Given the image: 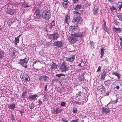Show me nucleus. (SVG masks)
Listing matches in <instances>:
<instances>
[{"label": "nucleus", "mask_w": 122, "mask_h": 122, "mask_svg": "<svg viewBox=\"0 0 122 122\" xmlns=\"http://www.w3.org/2000/svg\"><path fill=\"white\" fill-rule=\"evenodd\" d=\"M85 35V33H75L74 34H71L69 37V41L71 43H74L77 41L78 39H81L84 37Z\"/></svg>", "instance_id": "obj_1"}, {"label": "nucleus", "mask_w": 122, "mask_h": 122, "mask_svg": "<svg viewBox=\"0 0 122 122\" xmlns=\"http://www.w3.org/2000/svg\"><path fill=\"white\" fill-rule=\"evenodd\" d=\"M28 59L26 58L21 59L18 61V63L20 64L22 66L25 68H27L28 67L27 63Z\"/></svg>", "instance_id": "obj_2"}, {"label": "nucleus", "mask_w": 122, "mask_h": 122, "mask_svg": "<svg viewBox=\"0 0 122 122\" xmlns=\"http://www.w3.org/2000/svg\"><path fill=\"white\" fill-rule=\"evenodd\" d=\"M50 11L45 10L42 15V16L43 18L46 20H48L50 16Z\"/></svg>", "instance_id": "obj_3"}, {"label": "nucleus", "mask_w": 122, "mask_h": 122, "mask_svg": "<svg viewBox=\"0 0 122 122\" xmlns=\"http://www.w3.org/2000/svg\"><path fill=\"white\" fill-rule=\"evenodd\" d=\"M48 36L51 39L57 40V38L59 37V36L58 34L57 31L56 30L54 31L53 34H49Z\"/></svg>", "instance_id": "obj_4"}, {"label": "nucleus", "mask_w": 122, "mask_h": 122, "mask_svg": "<svg viewBox=\"0 0 122 122\" xmlns=\"http://www.w3.org/2000/svg\"><path fill=\"white\" fill-rule=\"evenodd\" d=\"M22 80L24 81H29L30 80V78L27 74H23L20 76Z\"/></svg>", "instance_id": "obj_5"}, {"label": "nucleus", "mask_w": 122, "mask_h": 122, "mask_svg": "<svg viewBox=\"0 0 122 122\" xmlns=\"http://www.w3.org/2000/svg\"><path fill=\"white\" fill-rule=\"evenodd\" d=\"M81 22V18L79 16L75 17L72 20L73 23L75 24L80 23Z\"/></svg>", "instance_id": "obj_6"}, {"label": "nucleus", "mask_w": 122, "mask_h": 122, "mask_svg": "<svg viewBox=\"0 0 122 122\" xmlns=\"http://www.w3.org/2000/svg\"><path fill=\"white\" fill-rule=\"evenodd\" d=\"M15 50L14 48H11L9 49V54L11 57L13 58L15 57Z\"/></svg>", "instance_id": "obj_7"}, {"label": "nucleus", "mask_w": 122, "mask_h": 122, "mask_svg": "<svg viewBox=\"0 0 122 122\" xmlns=\"http://www.w3.org/2000/svg\"><path fill=\"white\" fill-rule=\"evenodd\" d=\"M40 10L38 9L36 10L34 14V18L36 19H38L40 18L41 15L40 14Z\"/></svg>", "instance_id": "obj_8"}, {"label": "nucleus", "mask_w": 122, "mask_h": 122, "mask_svg": "<svg viewBox=\"0 0 122 122\" xmlns=\"http://www.w3.org/2000/svg\"><path fill=\"white\" fill-rule=\"evenodd\" d=\"M38 79L40 81H44V82H47L49 79V77L45 75L40 76L38 77Z\"/></svg>", "instance_id": "obj_9"}, {"label": "nucleus", "mask_w": 122, "mask_h": 122, "mask_svg": "<svg viewBox=\"0 0 122 122\" xmlns=\"http://www.w3.org/2000/svg\"><path fill=\"white\" fill-rule=\"evenodd\" d=\"M68 69L66 64L65 62H64L61 65V72H66Z\"/></svg>", "instance_id": "obj_10"}, {"label": "nucleus", "mask_w": 122, "mask_h": 122, "mask_svg": "<svg viewBox=\"0 0 122 122\" xmlns=\"http://www.w3.org/2000/svg\"><path fill=\"white\" fill-rule=\"evenodd\" d=\"M50 68L52 71L55 70L57 67V65L53 62L50 64Z\"/></svg>", "instance_id": "obj_11"}, {"label": "nucleus", "mask_w": 122, "mask_h": 122, "mask_svg": "<svg viewBox=\"0 0 122 122\" xmlns=\"http://www.w3.org/2000/svg\"><path fill=\"white\" fill-rule=\"evenodd\" d=\"M6 12L8 14L13 15L15 13L14 10L9 7L7 8L6 10Z\"/></svg>", "instance_id": "obj_12"}, {"label": "nucleus", "mask_w": 122, "mask_h": 122, "mask_svg": "<svg viewBox=\"0 0 122 122\" xmlns=\"http://www.w3.org/2000/svg\"><path fill=\"white\" fill-rule=\"evenodd\" d=\"M97 89L101 92L102 93H104L105 92L106 89L103 86L101 85L99 86Z\"/></svg>", "instance_id": "obj_13"}, {"label": "nucleus", "mask_w": 122, "mask_h": 122, "mask_svg": "<svg viewBox=\"0 0 122 122\" xmlns=\"http://www.w3.org/2000/svg\"><path fill=\"white\" fill-rule=\"evenodd\" d=\"M75 58V57L74 55H72L69 57H66V59L68 61L71 62L74 61Z\"/></svg>", "instance_id": "obj_14"}, {"label": "nucleus", "mask_w": 122, "mask_h": 122, "mask_svg": "<svg viewBox=\"0 0 122 122\" xmlns=\"http://www.w3.org/2000/svg\"><path fill=\"white\" fill-rule=\"evenodd\" d=\"M99 11L98 7L97 6L95 5L94 6L93 10V13L95 15H96L98 14Z\"/></svg>", "instance_id": "obj_15"}, {"label": "nucleus", "mask_w": 122, "mask_h": 122, "mask_svg": "<svg viewBox=\"0 0 122 122\" xmlns=\"http://www.w3.org/2000/svg\"><path fill=\"white\" fill-rule=\"evenodd\" d=\"M15 107V104L14 103L10 104L8 106V108L11 110H13Z\"/></svg>", "instance_id": "obj_16"}, {"label": "nucleus", "mask_w": 122, "mask_h": 122, "mask_svg": "<svg viewBox=\"0 0 122 122\" xmlns=\"http://www.w3.org/2000/svg\"><path fill=\"white\" fill-rule=\"evenodd\" d=\"M110 9L111 10V12L112 14H114L117 12V10L114 6H112L110 8Z\"/></svg>", "instance_id": "obj_17"}, {"label": "nucleus", "mask_w": 122, "mask_h": 122, "mask_svg": "<svg viewBox=\"0 0 122 122\" xmlns=\"http://www.w3.org/2000/svg\"><path fill=\"white\" fill-rule=\"evenodd\" d=\"M61 42L60 41H57L54 43L53 45L61 47Z\"/></svg>", "instance_id": "obj_18"}, {"label": "nucleus", "mask_w": 122, "mask_h": 122, "mask_svg": "<svg viewBox=\"0 0 122 122\" xmlns=\"http://www.w3.org/2000/svg\"><path fill=\"white\" fill-rule=\"evenodd\" d=\"M38 97L37 94H35L32 95H30L28 97L31 99L32 100H35L37 97Z\"/></svg>", "instance_id": "obj_19"}, {"label": "nucleus", "mask_w": 122, "mask_h": 122, "mask_svg": "<svg viewBox=\"0 0 122 122\" xmlns=\"http://www.w3.org/2000/svg\"><path fill=\"white\" fill-rule=\"evenodd\" d=\"M102 110V112L105 113L106 114L108 113L109 112V110L107 108H106L105 107H103L101 108Z\"/></svg>", "instance_id": "obj_20"}, {"label": "nucleus", "mask_w": 122, "mask_h": 122, "mask_svg": "<svg viewBox=\"0 0 122 122\" xmlns=\"http://www.w3.org/2000/svg\"><path fill=\"white\" fill-rule=\"evenodd\" d=\"M117 6L120 10H121L122 7V2H119L117 4Z\"/></svg>", "instance_id": "obj_21"}, {"label": "nucleus", "mask_w": 122, "mask_h": 122, "mask_svg": "<svg viewBox=\"0 0 122 122\" xmlns=\"http://www.w3.org/2000/svg\"><path fill=\"white\" fill-rule=\"evenodd\" d=\"M113 30L116 33H120L121 31V28H117L114 27L113 28Z\"/></svg>", "instance_id": "obj_22"}, {"label": "nucleus", "mask_w": 122, "mask_h": 122, "mask_svg": "<svg viewBox=\"0 0 122 122\" xmlns=\"http://www.w3.org/2000/svg\"><path fill=\"white\" fill-rule=\"evenodd\" d=\"M111 80H107L105 81L104 82V84L106 86H109L111 84Z\"/></svg>", "instance_id": "obj_23"}, {"label": "nucleus", "mask_w": 122, "mask_h": 122, "mask_svg": "<svg viewBox=\"0 0 122 122\" xmlns=\"http://www.w3.org/2000/svg\"><path fill=\"white\" fill-rule=\"evenodd\" d=\"M81 5L77 4L75 5L74 7V9L75 10H78L79 9H81Z\"/></svg>", "instance_id": "obj_24"}, {"label": "nucleus", "mask_w": 122, "mask_h": 122, "mask_svg": "<svg viewBox=\"0 0 122 122\" xmlns=\"http://www.w3.org/2000/svg\"><path fill=\"white\" fill-rule=\"evenodd\" d=\"M61 112V110L57 108L54 110L53 113L54 114H56L60 112Z\"/></svg>", "instance_id": "obj_25"}, {"label": "nucleus", "mask_w": 122, "mask_h": 122, "mask_svg": "<svg viewBox=\"0 0 122 122\" xmlns=\"http://www.w3.org/2000/svg\"><path fill=\"white\" fill-rule=\"evenodd\" d=\"M77 30L76 28V27L74 26H71L69 27V30L70 31H75Z\"/></svg>", "instance_id": "obj_26"}, {"label": "nucleus", "mask_w": 122, "mask_h": 122, "mask_svg": "<svg viewBox=\"0 0 122 122\" xmlns=\"http://www.w3.org/2000/svg\"><path fill=\"white\" fill-rule=\"evenodd\" d=\"M106 74L107 73L105 71H104L103 72L101 76V79H104L105 77L106 76Z\"/></svg>", "instance_id": "obj_27"}, {"label": "nucleus", "mask_w": 122, "mask_h": 122, "mask_svg": "<svg viewBox=\"0 0 122 122\" xmlns=\"http://www.w3.org/2000/svg\"><path fill=\"white\" fill-rule=\"evenodd\" d=\"M69 19H70V17L67 14L65 16V23H66L67 24L68 20Z\"/></svg>", "instance_id": "obj_28"}, {"label": "nucleus", "mask_w": 122, "mask_h": 122, "mask_svg": "<svg viewBox=\"0 0 122 122\" xmlns=\"http://www.w3.org/2000/svg\"><path fill=\"white\" fill-rule=\"evenodd\" d=\"M80 81H84L85 79L83 75H81L78 77Z\"/></svg>", "instance_id": "obj_29"}, {"label": "nucleus", "mask_w": 122, "mask_h": 122, "mask_svg": "<svg viewBox=\"0 0 122 122\" xmlns=\"http://www.w3.org/2000/svg\"><path fill=\"white\" fill-rule=\"evenodd\" d=\"M67 2V1H63V2H62V3L61 2V3L62 4L64 8H66V7H68V3Z\"/></svg>", "instance_id": "obj_30"}, {"label": "nucleus", "mask_w": 122, "mask_h": 122, "mask_svg": "<svg viewBox=\"0 0 122 122\" xmlns=\"http://www.w3.org/2000/svg\"><path fill=\"white\" fill-rule=\"evenodd\" d=\"M82 13V11L81 10H79L76 11H73V14H77L78 15H79L80 14Z\"/></svg>", "instance_id": "obj_31"}, {"label": "nucleus", "mask_w": 122, "mask_h": 122, "mask_svg": "<svg viewBox=\"0 0 122 122\" xmlns=\"http://www.w3.org/2000/svg\"><path fill=\"white\" fill-rule=\"evenodd\" d=\"M48 96L47 94H45L44 96V99L43 101H47L48 100Z\"/></svg>", "instance_id": "obj_32"}, {"label": "nucleus", "mask_w": 122, "mask_h": 122, "mask_svg": "<svg viewBox=\"0 0 122 122\" xmlns=\"http://www.w3.org/2000/svg\"><path fill=\"white\" fill-rule=\"evenodd\" d=\"M19 39L18 38L15 37V39L14 40L13 42L16 45H17V44L19 43Z\"/></svg>", "instance_id": "obj_33"}, {"label": "nucleus", "mask_w": 122, "mask_h": 122, "mask_svg": "<svg viewBox=\"0 0 122 122\" xmlns=\"http://www.w3.org/2000/svg\"><path fill=\"white\" fill-rule=\"evenodd\" d=\"M117 16L119 18V20L122 21V14H118L117 15Z\"/></svg>", "instance_id": "obj_34"}, {"label": "nucleus", "mask_w": 122, "mask_h": 122, "mask_svg": "<svg viewBox=\"0 0 122 122\" xmlns=\"http://www.w3.org/2000/svg\"><path fill=\"white\" fill-rule=\"evenodd\" d=\"M112 75H115L118 77V79H119L120 75L118 73L116 72H113L112 73Z\"/></svg>", "instance_id": "obj_35"}, {"label": "nucleus", "mask_w": 122, "mask_h": 122, "mask_svg": "<svg viewBox=\"0 0 122 122\" xmlns=\"http://www.w3.org/2000/svg\"><path fill=\"white\" fill-rule=\"evenodd\" d=\"M103 29L108 34H109V29L106 27V26L103 27Z\"/></svg>", "instance_id": "obj_36"}, {"label": "nucleus", "mask_w": 122, "mask_h": 122, "mask_svg": "<svg viewBox=\"0 0 122 122\" xmlns=\"http://www.w3.org/2000/svg\"><path fill=\"white\" fill-rule=\"evenodd\" d=\"M27 92H25L22 93V94L21 98L23 99L25 98L26 97V95L27 94Z\"/></svg>", "instance_id": "obj_37"}, {"label": "nucleus", "mask_w": 122, "mask_h": 122, "mask_svg": "<svg viewBox=\"0 0 122 122\" xmlns=\"http://www.w3.org/2000/svg\"><path fill=\"white\" fill-rule=\"evenodd\" d=\"M74 102H72V103L75 104L76 105H80L81 104V102H78L77 101H75L74 100H73ZM81 102V101H80Z\"/></svg>", "instance_id": "obj_38"}, {"label": "nucleus", "mask_w": 122, "mask_h": 122, "mask_svg": "<svg viewBox=\"0 0 122 122\" xmlns=\"http://www.w3.org/2000/svg\"><path fill=\"white\" fill-rule=\"evenodd\" d=\"M35 105L33 103H32L30 105H29V107L30 109H33L35 107Z\"/></svg>", "instance_id": "obj_39"}, {"label": "nucleus", "mask_w": 122, "mask_h": 122, "mask_svg": "<svg viewBox=\"0 0 122 122\" xmlns=\"http://www.w3.org/2000/svg\"><path fill=\"white\" fill-rule=\"evenodd\" d=\"M23 7L24 8H26L30 7V5H29L28 3H24L22 5Z\"/></svg>", "instance_id": "obj_40"}, {"label": "nucleus", "mask_w": 122, "mask_h": 122, "mask_svg": "<svg viewBox=\"0 0 122 122\" xmlns=\"http://www.w3.org/2000/svg\"><path fill=\"white\" fill-rule=\"evenodd\" d=\"M102 61H103L104 63L105 64H107L108 62V59L107 58L104 59Z\"/></svg>", "instance_id": "obj_41"}, {"label": "nucleus", "mask_w": 122, "mask_h": 122, "mask_svg": "<svg viewBox=\"0 0 122 122\" xmlns=\"http://www.w3.org/2000/svg\"><path fill=\"white\" fill-rule=\"evenodd\" d=\"M118 99H116V100H115L112 101L110 102V103L113 104H116L118 102Z\"/></svg>", "instance_id": "obj_42"}, {"label": "nucleus", "mask_w": 122, "mask_h": 122, "mask_svg": "<svg viewBox=\"0 0 122 122\" xmlns=\"http://www.w3.org/2000/svg\"><path fill=\"white\" fill-rule=\"evenodd\" d=\"M90 5V3H86L85 4V7L86 8H87V7H89Z\"/></svg>", "instance_id": "obj_43"}, {"label": "nucleus", "mask_w": 122, "mask_h": 122, "mask_svg": "<svg viewBox=\"0 0 122 122\" xmlns=\"http://www.w3.org/2000/svg\"><path fill=\"white\" fill-rule=\"evenodd\" d=\"M73 112L74 113H77V108H74L73 109Z\"/></svg>", "instance_id": "obj_44"}, {"label": "nucleus", "mask_w": 122, "mask_h": 122, "mask_svg": "<svg viewBox=\"0 0 122 122\" xmlns=\"http://www.w3.org/2000/svg\"><path fill=\"white\" fill-rule=\"evenodd\" d=\"M81 93V92H79L76 95V97H77L78 96H80Z\"/></svg>", "instance_id": "obj_45"}, {"label": "nucleus", "mask_w": 122, "mask_h": 122, "mask_svg": "<svg viewBox=\"0 0 122 122\" xmlns=\"http://www.w3.org/2000/svg\"><path fill=\"white\" fill-rule=\"evenodd\" d=\"M38 105L40 106L41 105L42 103V101H41L40 100H38Z\"/></svg>", "instance_id": "obj_46"}, {"label": "nucleus", "mask_w": 122, "mask_h": 122, "mask_svg": "<svg viewBox=\"0 0 122 122\" xmlns=\"http://www.w3.org/2000/svg\"><path fill=\"white\" fill-rule=\"evenodd\" d=\"M120 40L121 41L120 42V46H121V49H122V38L119 37Z\"/></svg>", "instance_id": "obj_47"}, {"label": "nucleus", "mask_w": 122, "mask_h": 122, "mask_svg": "<svg viewBox=\"0 0 122 122\" xmlns=\"http://www.w3.org/2000/svg\"><path fill=\"white\" fill-rule=\"evenodd\" d=\"M104 50L103 48H102L100 50V54H104Z\"/></svg>", "instance_id": "obj_48"}, {"label": "nucleus", "mask_w": 122, "mask_h": 122, "mask_svg": "<svg viewBox=\"0 0 122 122\" xmlns=\"http://www.w3.org/2000/svg\"><path fill=\"white\" fill-rule=\"evenodd\" d=\"M47 85L46 84V85L44 87V92H46L47 91Z\"/></svg>", "instance_id": "obj_49"}, {"label": "nucleus", "mask_w": 122, "mask_h": 122, "mask_svg": "<svg viewBox=\"0 0 122 122\" xmlns=\"http://www.w3.org/2000/svg\"><path fill=\"white\" fill-rule=\"evenodd\" d=\"M90 45H91V46L92 47H93L94 45V44L93 42V41H91L90 42Z\"/></svg>", "instance_id": "obj_50"}, {"label": "nucleus", "mask_w": 122, "mask_h": 122, "mask_svg": "<svg viewBox=\"0 0 122 122\" xmlns=\"http://www.w3.org/2000/svg\"><path fill=\"white\" fill-rule=\"evenodd\" d=\"M4 53L3 52L0 50V58H1L3 55Z\"/></svg>", "instance_id": "obj_51"}, {"label": "nucleus", "mask_w": 122, "mask_h": 122, "mask_svg": "<svg viewBox=\"0 0 122 122\" xmlns=\"http://www.w3.org/2000/svg\"><path fill=\"white\" fill-rule=\"evenodd\" d=\"M55 25L54 24L51 25L50 27V28L52 30L53 29H54V28H55Z\"/></svg>", "instance_id": "obj_52"}, {"label": "nucleus", "mask_w": 122, "mask_h": 122, "mask_svg": "<svg viewBox=\"0 0 122 122\" xmlns=\"http://www.w3.org/2000/svg\"><path fill=\"white\" fill-rule=\"evenodd\" d=\"M18 111H19V112H20V113L21 114V116L22 115V113H24L23 112V109H22L21 110H18Z\"/></svg>", "instance_id": "obj_53"}, {"label": "nucleus", "mask_w": 122, "mask_h": 122, "mask_svg": "<svg viewBox=\"0 0 122 122\" xmlns=\"http://www.w3.org/2000/svg\"><path fill=\"white\" fill-rule=\"evenodd\" d=\"M11 119L14 120H15L14 115L13 114H11Z\"/></svg>", "instance_id": "obj_54"}, {"label": "nucleus", "mask_w": 122, "mask_h": 122, "mask_svg": "<svg viewBox=\"0 0 122 122\" xmlns=\"http://www.w3.org/2000/svg\"><path fill=\"white\" fill-rule=\"evenodd\" d=\"M78 119H76L72 120L70 122H78Z\"/></svg>", "instance_id": "obj_55"}, {"label": "nucleus", "mask_w": 122, "mask_h": 122, "mask_svg": "<svg viewBox=\"0 0 122 122\" xmlns=\"http://www.w3.org/2000/svg\"><path fill=\"white\" fill-rule=\"evenodd\" d=\"M101 69V67L100 66H99L98 67L97 70V72H99L100 71Z\"/></svg>", "instance_id": "obj_56"}, {"label": "nucleus", "mask_w": 122, "mask_h": 122, "mask_svg": "<svg viewBox=\"0 0 122 122\" xmlns=\"http://www.w3.org/2000/svg\"><path fill=\"white\" fill-rule=\"evenodd\" d=\"M55 82H56V83H57L58 84H59V83L60 84H61V82L60 81H59L57 80H55Z\"/></svg>", "instance_id": "obj_57"}, {"label": "nucleus", "mask_w": 122, "mask_h": 122, "mask_svg": "<svg viewBox=\"0 0 122 122\" xmlns=\"http://www.w3.org/2000/svg\"><path fill=\"white\" fill-rule=\"evenodd\" d=\"M73 2L74 3H77L78 0H72Z\"/></svg>", "instance_id": "obj_58"}, {"label": "nucleus", "mask_w": 122, "mask_h": 122, "mask_svg": "<svg viewBox=\"0 0 122 122\" xmlns=\"http://www.w3.org/2000/svg\"><path fill=\"white\" fill-rule=\"evenodd\" d=\"M56 76L57 77H61V74H57L56 75Z\"/></svg>", "instance_id": "obj_59"}, {"label": "nucleus", "mask_w": 122, "mask_h": 122, "mask_svg": "<svg viewBox=\"0 0 122 122\" xmlns=\"http://www.w3.org/2000/svg\"><path fill=\"white\" fill-rule=\"evenodd\" d=\"M62 120L63 121V122H68V121L66 120L65 119H64L62 118Z\"/></svg>", "instance_id": "obj_60"}, {"label": "nucleus", "mask_w": 122, "mask_h": 122, "mask_svg": "<svg viewBox=\"0 0 122 122\" xmlns=\"http://www.w3.org/2000/svg\"><path fill=\"white\" fill-rule=\"evenodd\" d=\"M114 87L115 88H116V89L117 90H118L119 89L120 86H115Z\"/></svg>", "instance_id": "obj_61"}, {"label": "nucleus", "mask_w": 122, "mask_h": 122, "mask_svg": "<svg viewBox=\"0 0 122 122\" xmlns=\"http://www.w3.org/2000/svg\"><path fill=\"white\" fill-rule=\"evenodd\" d=\"M65 104V103L64 102H61V106H64Z\"/></svg>", "instance_id": "obj_62"}, {"label": "nucleus", "mask_w": 122, "mask_h": 122, "mask_svg": "<svg viewBox=\"0 0 122 122\" xmlns=\"http://www.w3.org/2000/svg\"><path fill=\"white\" fill-rule=\"evenodd\" d=\"M39 61L38 60L37 61H35L33 63V64H34L36 63L37 62H39Z\"/></svg>", "instance_id": "obj_63"}, {"label": "nucleus", "mask_w": 122, "mask_h": 122, "mask_svg": "<svg viewBox=\"0 0 122 122\" xmlns=\"http://www.w3.org/2000/svg\"><path fill=\"white\" fill-rule=\"evenodd\" d=\"M109 2L112 3L113 2V0H108Z\"/></svg>", "instance_id": "obj_64"}]
</instances>
